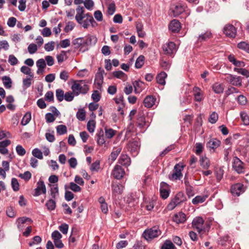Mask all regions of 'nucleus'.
Instances as JSON below:
<instances>
[{"instance_id":"obj_1","label":"nucleus","mask_w":249,"mask_h":249,"mask_svg":"<svg viewBox=\"0 0 249 249\" xmlns=\"http://www.w3.org/2000/svg\"><path fill=\"white\" fill-rule=\"evenodd\" d=\"M97 42V38L92 36H87L85 37H78L73 40L72 45L75 50L84 53L89 50V46L94 45Z\"/></svg>"},{"instance_id":"obj_2","label":"nucleus","mask_w":249,"mask_h":249,"mask_svg":"<svg viewBox=\"0 0 249 249\" xmlns=\"http://www.w3.org/2000/svg\"><path fill=\"white\" fill-rule=\"evenodd\" d=\"M71 89L75 96H78L80 94H85L89 90L88 85L82 80L79 82H74L71 86Z\"/></svg>"},{"instance_id":"obj_3","label":"nucleus","mask_w":249,"mask_h":249,"mask_svg":"<svg viewBox=\"0 0 249 249\" xmlns=\"http://www.w3.org/2000/svg\"><path fill=\"white\" fill-rule=\"evenodd\" d=\"M161 233V231L158 226H154L151 228L147 229L143 232L142 236L147 241H150L154 238L158 237Z\"/></svg>"},{"instance_id":"obj_4","label":"nucleus","mask_w":249,"mask_h":249,"mask_svg":"<svg viewBox=\"0 0 249 249\" xmlns=\"http://www.w3.org/2000/svg\"><path fill=\"white\" fill-rule=\"evenodd\" d=\"M184 165L182 163L176 164L173 170V173L169 175V178L171 180H180L183 175L181 171L183 170Z\"/></svg>"},{"instance_id":"obj_5","label":"nucleus","mask_w":249,"mask_h":249,"mask_svg":"<svg viewBox=\"0 0 249 249\" xmlns=\"http://www.w3.org/2000/svg\"><path fill=\"white\" fill-rule=\"evenodd\" d=\"M186 8L185 4L181 3H177L172 5L171 10L174 17H177L184 12Z\"/></svg>"},{"instance_id":"obj_6","label":"nucleus","mask_w":249,"mask_h":249,"mask_svg":"<svg viewBox=\"0 0 249 249\" xmlns=\"http://www.w3.org/2000/svg\"><path fill=\"white\" fill-rule=\"evenodd\" d=\"M162 48L164 54L170 56L177 51L176 45L172 41H169L164 44Z\"/></svg>"},{"instance_id":"obj_7","label":"nucleus","mask_w":249,"mask_h":249,"mask_svg":"<svg viewBox=\"0 0 249 249\" xmlns=\"http://www.w3.org/2000/svg\"><path fill=\"white\" fill-rule=\"evenodd\" d=\"M245 164L238 158L235 157L232 162V168L237 173L242 174L245 172Z\"/></svg>"},{"instance_id":"obj_8","label":"nucleus","mask_w":249,"mask_h":249,"mask_svg":"<svg viewBox=\"0 0 249 249\" xmlns=\"http://www.w3.org/2000/svg\"><path fill=\"white\" fill-rule=\"evenodd\" d=\"M223 33L227 37L230 38H235L236 35V29L232 24H228L226 25L223 28Z\"/></svg>"},{"instance_id":"obj_9","label":"nucleus","mask_w":249,"mask_h":249,"mask_svg":"<svg viewBox=\"0 0 249 249\" xmlns=\"http://www.w3.org/2000/svg\"><path fill=\"white\" fill-rule=\"evenodd\" d=\"M204 222V221L202 217H196L192 221V227L194 229H196L199 233H200L205 230Z\"/></svg>"},{"instance_id":"obj_10","label":"nucleus","mask_w":249,"mask_h":249,"mask_svg":"<svg viewBox=\"0 0 249 249\" xmlns=\"http://www.w3.org/2000/svg\"><path fill=\"white\" fill-rule=\"evenodd\" d=\"M160 196L162 199L167 198L170 193L169 185L166 182H161L160 184Z\"/></svg>"},{"instance_id":"obj_11","label":"nucleus","mask_w":249,"mask_h":249,"mask_svg":"<svg viewBox=\"0 0 249 249\" xmlns=\"http://www.w3.org/2000/svg\"><path fill=\"white\" fill-rule=\"evenodd\" d=\"M225 80L233 86L238 87L242 86V79L240 76L229 74L225 78Z\"/></svg>"},{"instance_id":"obj_12","label":"nucleus","mask_w":249,"mask_h":249,"mask_svg":"<svg viewBox=\"0 0 249 249\" xmlns=\"http://www.w3.org/2000/svg\"><path fill=\"white\" fill-rule=\"evenodd\" d=\"M244 191V185L240 183H235L232 185L231 188V192L233 196H239Z\"/></svg>"},{"instance_id":"obj_13","label":"nucleus","mask_w":249,"mask_h":249,"mask_svg":"<svg viewBox=\"0 0 249 249\" xmlns=\"http://www.w3.org/2000/svg\"><path fill=\"white\" fill-rule=\"evenodd\" d=\"M86 18L85 19L82 20V24H81L82 25V26L84 28H88L90 24L92 27H95L97 25L93 17L90 14H87L86 15Z\"/></svg>"},{"instance_id":"obj_14","label":"nucleus","mask_w":249,"mask_h":249,"mask_svg":"<svg viewBox=\"0 0 249 249\" xmlns=\"http://www.w3.org/2000/svg\"><path fill=\"white\" fill-rule=\"evenodd\" d=\"M221 144V142L216 138L211 139L206 144L207 148L212 152L218 147Z\"/></svg>"},{"instance_id":"obj_15","label":"nucleus","mask_w":249,"mask_h":249,"mask_svg":"<svg viewBox=\"0 0 249 249\" xmlns=\"http://www.w3.org/2000/svg\"><path fill=\"white\" fill-rule=\"evenodd\" d=\"M45 194L46 193V188L44 182L42 180H39L37 183V187L35 190L34 196H37L41 194Z\"/></svg>"},{"instance_id":"obj_16","label":"nucleus","mask_w":249,"mask_h":249,"mask_svg":"<svg viewBox=\"0 0 249 249\" xmlns=\"http://www.w3.org/2000/svg\"><path fill=\"white\" fill-rule=\"evenodd\" d=\"M124 186L121 183L113 182L111 184L112 195L116 196L121 195L123 192Z\"/></svg>"},{"instance_id":"obj_17","label":"nucleus","mask_w":249,"mask_h":249,"mask_svg":"<svg viewBox=\"0 0 249 249\" xmlns=\"http://www.w3.org/2000/svg\"><path fill=\"white\" fill-rule=\"evenodd\" d=\"M125 174L124 170L119 165L115 166L112 171V175L114 178L117 179H121Z\"/></svg>"},{"instance_id":"obj_18","label":"nucleus","mask_w":249,"mask_h":249,"mask_svg":"<svg viewBox=\"0 0 249 249\" xmlns=\"http://www.w3.org/2000/svg\"><path fill=\"white\" fill-rule=\"evenodd\" d=\"M181 28V24L177 19L172 20L169 25V29L173 33H178Z\"/></svg>"},{"instance_id":"obj_19","label":"nucleus","mask_w":249,"mask_h":249,"mask_svg":"<svg viewBox=\"0 0 249 249\" xmlns=\"http://www.w3.org/2000/svg\"><path fill=\"white\" fill-rule=\"evenodd\" d=\"M212 33L210 31H207L204 33L199 35L197 38L196 43H201L202 42L207 41L209 39L212 38Z\"/></svg>"},{"instance_id":"obj_20","label":"nucleus","mask_w":249,"mask_h":249,"mask_svg":"<svg viewBox=\"0 0 249 249\" xmlns=\"http://www.w3.org/2000/svg\"><path fill=\"white\" fill-rule=\"evenodd\" d=\"M193 91L195 101L200 102L203 100V93L199 88L195 87L193 88Z\"/></svg>"},{"instance_id":"obj_21","label":"nucleus","mask_w":249,"mask_h":249,"mask_svg":"<svg viewBox=\"0 0 249 249\" xmlns=\"http://www.w3.org/2000/svg\"><path fill=\"white\" fill-rule=\"evenodd\" d=\"M228 59L231 63L235 66V68H243L245 66L244 62L237 60L233 54H230L228 56Z\"/></svg>"},{"instance_id":"obj_22","label":"nucleus","mask_w":249,"mask_h":249,"mask_svg":"<svg viewBox=\"0 0 249 249\" xmlns=\"http://www.w3.org/2000/svg\"><path fill=\"white\" fill-rule=\"evenodd\" d=\"M27 222L31 223L32 222V220L31 218L26 217H19L17 219L16 223L18 229L19 231H22L23 230L24 228V224Z\"/></svg>"},{"instance_id":"obj_23","label":"nucleus","mask_w":249,"mask_h":249,"mask_svg":"<svg viewBox=\"0 0 249 249\" xmlns=\"http://www.w3.org/2000/svg\"><path fill=\"white\" fill-rule=\"evenodd\" d=\"M136 124L137 127L141 129V131L143 132L144 131L146 122L145 117L142 113L138 115Z\"/></svg>"},{"instance_id":"obj_24","label":"nucleus","mask_w":249,"mask_h":249,"mask_svg":"<svg viewBox=\"0 0 249 249\" xmlns=\"http://www.w3.org/2000/svg\"><path fill=\"white\" fill-rule=\"evenodd\" d=\"M173 220L177 224L183 223L186 220V216L184 213L180 212L174 215Z\"/></svg>"},{"instance_id":"obj_25","label":"nucleus","mask_w":249,"mask_h":249,"mask_svg":"<svg viewBox=\"0 0 249 249\" xmlns=\"http://www.w3.org/2000/svg\"><path fill=\"white\" fill-rule=\"evenodd\" d=\"M118 162L123 166L127 167L131 163V160L127 155L122 154L119 158Z\"/></svg>"},{"instance_id":"obj_26","label":"nucleus","mask_w":249,"mask_h":249,"mask_svg":"<svg viewBox=\"0 0 249 249\" xmlns=\"http://www.w3.org/2000/svg\"><path fill=\"white\" fill-rule=\"evenodd\" d=\"M212 89L216 94H221L223 92L225 85L223 83L215 82L212 85Z\"/></svg>"},{"instance_id":"obj_27","label":"nucleus","mask_w":249,"mask_h":249,"mask_svg":"<svg viewBox=\"0 0 249 249\" xmlns=\"http://www.w3.org/2000/svg\"><path fill=\"white\" fill-rule=\"evenodd\" d=\"M156 101V98L152 95L147 96L143 100L144 106L147 108H150L153 106Z\"/></svg>"},{"instance_id":"obj_28","label":"nucleus","mask_w":249,"mask_h":249,"mask_svg":"<svg viewBox=\"0 0 249 249\" xmlns=\"http://www.w3.org/2000/svg\"><path fill=\"white\" fill-rule=\"evenodd\" d=\"M77 14L75 16V19L77 22L80 24H82V20L84 19L85 17L83 16L84 9L83 7L78 6L76 8Z\"/></svg>"},{"instance_id":"obj_29","label":"nucleus","mask_w":249,"mask_h":249,"mask_svg":"<svg viewBox=\"0 0 249 249\" xmlns=\"http://www.w3.org/2000/svg\"><path fill=\"white\" fill-rule=\"evenodd\" d=\"M172 200L178 205L185 201L186 200V198L182 192H178L176 194Z\"/></svg>"},{"instance_id":"obj_30","label":"nucleus","mask_w":249,"mask_h":249,"mask_svg":"<svg viewBox=\"0 0 249 249\" xmlns=\"http://www.w3.org/2000/svg\"><path fill=\"white\" fill-rule=\"evenodd\" d=\"M97 142L99 145H102L106 142L104 138V132L102 128H100L97 131L96 133Z\"/></svg>"},{"instance_id":"obj_31","label":"nucleus","mask_w":249,"mask_h":249,"mask_svg":"<svg viewBox=\"0 0 249 249\" xmlns=\"http://www.w3.org/2000/svg\"><path fill=\"white\" fill-rule=\"evenodd\" d=\"M129 148L132 154H133L134 156L137 155L140 148L138 142L134 141L130 143L129 144Z\"/></svg>"},{"instance_id":"obj_32","label":"nucleus","mask_w":249,"mask_h":249,"mask_svg":"<svg viewBox=\"0 0 249 249\" xmlns=\"http://www.w3.org/2000/svg\"><path fill=\"white\" fill-rule=\"evenodd\" d=\"M167 74L164 71L159 73L156 76V80L158 84L164 85L165 84V78L167 77Z\"/></svg>"},{"instance_id":"obj_33","label":"nucleus","mask_w":249,"mask_h":249,"mask_svg":"<svg viewBox=\"0 0 249 249\" xmlns=\"http://www.w3.org/2000/svg\"><path fill=\"white\" fill-rule=\"evenodd\" d=\"M199 162L200 166L203 169H208L210 166V160L206 157H201Z\"/></svg>"},{"instance_id":"obj_34","label":"nucleus","mask_w":249,"mask_h":249,"mask_svg":"<svg viewBox=\"0 0 249 249\" xmlns=\"http://www.w3.org/2000/svg\"><path fill=\"white\" fill-rule=\"evenodd\" d=\"M54 199H55L51 198L47 200L45 204L46 207L50 211L54 210L56 208V202Z\"/></svg>"},{"instance_id":"obj_35","label":"nucleus","mask_w":249,"mask_h":249,"mask_svg":"<svg viewBox=\"0 0 249 249\" xmlns=\"http://www.w3.org/2000/svg\"><path fill=\"white\" fill-rule=\"evenodd\" d=\"M207 197L208 196L206 195L197 196L193 199L192 203L194 205H196L203 203L206 200Z\"/></svg>"},{"instance_id":"obj_36","label":"nucleus","mask_w":249,"mask_h":249,"mask_svg":"<svg viewBox=\"0 0 249 249\" xmlns=\"http://www.w3.org/2000/svg\"><path fill=\"white\" fill-rule=\"evenodd\" d=\"M136 93L141 92L143 89L144 83L141 81H136L133 83Z\"/></svg>"},{"instance_id":"obj_37","label":"nucleus","mask_w":249,"mask_h":249,"mask_svg":"<svg viewBox=\"0 0 249 249\" xmlns=\"http://www.w3.org/2000/svg\"><path fill=\"white\" fill-rule=\"evenodd\" d=\"M121 150L122 148L120 147H116L114 148L109 156V159L113 161L116 160L119 154L121 152Z\"/></svg>"},{"instance_id":"obj_38","label":"nucleus","mask_w":249,"mask_h":249,"mask_svg":"<svg viewBox=\"0 0 249 249\" xmlns=\"http://www.w3.org/2000/svg\"><path fill=\"white\" fill-rule=\"evenodd\" d=\"M51 187V196L52 198L55 199L57 196L58 195V185L54 184L50 186Z\"/></svg>"},{"instance_id":"obj_39","label":"nucleus","mask_w":249,"mask_h":249,"mask_svg":"<svg viewBox=\"0 0 249 249\" xmlns=\"http://www.w3.org/2000/svg\"><path fill=\"white\" fill-rule=\"evenodd\" d=\"M2 80L3 85L6 89H10L12 87V80L11 78L7 76H4L2 77Z\"/></svg>"},{"instance_id":"obj_40","label":"nucleus","mask_w":249,"mask_h":249,"mask_svg":"<svg viewBox=\"0 0 249 249\" xmlns=\"http://www.w3.org/2000/svg\"><path fill=\"white\" fill-rule=\"evenodd\" d=\"M31 120V113L30 112H27L25 114V115L23 117L21 121V124L22 125H26L30 122Z\"/></svg>"},{"instance_id":"obj_41","label":"nucleus","mask_w":249,"mask_h":249,"mask_svg":"<svg viewBox=\"0 0 249 249\" xmlns=\"http://www.w3.org/2000/svg\"><path fill=\"white\" fill-rule=\"evenodd\" d=\"M144 56L142 55H140L136 59L135 62V67L137 69H140L144 64Z\"/></svg>"},{"instance_id":"obj_42","label":"nucleus","mask_w":249,"mask_h":249,"mask_svg":"<svg viewBox=\"0 0 249 249\" xmlns=\"http://www.w3.org/2000/svg\"><path fill=\"white\" fill-rule=\"evenodd\" d=\"M160 249H176V247L170 240H166L161 246Z\"/></svg>"},{"instance_id":"obj_43","label":"nucleus","mask_w":249,"mask_h":249,"mask_svg":"<svg viewBox=\"0 0 249 249\" xmlns=\"http://www.w3.org/2000/svg\"><path fill=\"white\" fill-rule=\"evenodd\" d=\"M57 133L59 135L65 134L67 132V128L66 125L63 124H60L56 126Z\"/></svg>"},{"instance_id":"obj_44","label":"nucleus","mask_w":249,"mask_h":249,"mask_svg":"<svg viewBox=\"0 0 249 249\" xmlns=\"http://www.w3.org/2000/svg\"><path fill=\"white\" fill-rule=\"evenodd\" d=\"M215 174L217 181L219 182L221 180L223 176V169L221 167L216 168L215 171Z\"/></svg>"},{"instance_id":"obj_45","label":"nucleus","mask_w":249,"mask_h":249,"mask_svg":"<svg viewBox=\"0 0 249 249\" xmlns=\"http://www.w3.org/2000/svg\"><path fill=\"white\" fill-rule=\"evenodd\" d=\"M113 75L114 77L120 78L122 80H125L127 78V75L124 72L121 71H115L113 72Z\"/></svg>"},{"instance_id":"obj_46","label":"nucleus","mask_w":249,"mask_h":249,"mask_svg":"<svg viewBox=\"0 0 249 249\" xmlns=\"http://www.w3.org/2000/svg\"><path fill=\"white\" fill-rule=\"evenodd\" d=\"M240 117L244 124L246 125L249 124V116L244 111H241L240 113Z\"/></svg>"},{"instance_id":"obj_47","label":"nucleus","mask_w":249,"mask_h":249,"mask_svg":"<svg viewBox=\"0 0 249 249\" xmlns=\"http://www.w3.org/2000/svg\"><path fill=\"white\" fill-rule=\"evenodd\" d=\"M104 72V71L102 69H101V68H99L98 69V71L97 73L96 74V80L98 78L99 79V82H97V84L99 86H101L102 84V83L103 82V74Z\"/></svg>"},{"instance_id":"obj_48","label":"nucleus","mask_w":249,"mask_h":249,"mask_svg":"<svg viewBox=\"0 0 249 249\" xmlns=\"http://www.w3.org/2000/svg\"><path fill=\"white\" fill-rule=\"evenodd\" d=\"M233 71L237 72L238 73L246 76V77H249V71L245 69L234 68Z\"/></svg>"},{"instance_id":"obj_49","label":"nucleus","mask_w":249,"mask_h":249,"mask_svg":"<svg viewBox=\"0 0 249 249\" xmlns=\"http://www.w3.org/2000/svg\"><path fill=\"white\" fill-rule=\"evenodd\" d=\"M55 93H56V97L57 98V100L59 102L62 101L64 98V91L60 89H58L56 90Z\"/></svg>"},{"instance_id":"obj_50","label":"nucleus","mask_w":249,"mask_h":249,"mask_svg":"<svg viewBox=\"0 0 249 249\" xmlns=\"http://www.w3.org/2000/svg\"><path fill=\"white\" fill-rule=\"evenodd\" d=\"M87 129L90 133H93L95 128V122L94 120H89L87 123Z\"/></svg>"},{"instance_id":"obj_51","label":"nucleus","mask_w":249,"mask_h":249,"mask_svg":"<svg viewBox=\"0 0 249 249\" xmlns=\"http://www.w3.org/2000/svg\"><path fill=\"white\" fill-rule=\"evenodd\" d=\"M237 47L249 53V44L246 42L244 41L239 42L237 44Z\"/></svg>"},{"instance_id":"obj_52","label":"nucleus","mask_w":249,"mask_h":249,"mask_svg":"<svg viewBox=\"0 0 249 249\" xmlns=\"http://www.w3.org/2000/svg\"><path fill=\"white\" fill-rule=\"evenodd\" d=\"M20 71L25 74L29 75L32 78L34 77L33 74L31 73V69L27 66H22L20 68Z\"/></svg>"},{"instance_id":"obj_53","label":"nucleus","mask_w":249,"mask_h":249,"mask_svg":"<svg viewBox=\"0 0 249 249\" xmlns=\"http://www.w3.org/2000/svg\"><path fill=\"white\" fill-rule=\"evenodd\" d=\"M105 130L106 137L107 139H111L115 135V131L111 128H105Z\"/></svg>"},{"instance_id":"obj_54","label":"nucleus","mask_w":249,"mask_h":249,"mask_svg":"<svg viewBox=\"0 0 249 249\" xmlns=\"http://www.w3.org/2000/svg\"><path fill=\"white\" fill-rule=\"evenodd\" d=\"M76 117L79 121H84L85 120L86 113L83 109L78 110L76 113Z\"/></svg>"},{"instance_id":"obj_55","label":"nucleus","mask_w":249,"mask_h":249,"mask_svg":"<svg viewBox=\"0 0 249 249\" xmlns=\"http://www.w3.org/2000/svg\"><path fill=\"white\" fill-rule=\"evenodd\" d=\"M155 205V201L154 200H150L145 202V209L149 211H152Z\"/></svg>"},{"instance_id":"obj_56","label":"nucleus","mask_w":249,"mask_h":249,"mask_svg":"<svg viewBox=\"0 0 249 249\" xmlns=\"http://www.w3.org/2000/svg\"><path fill=\"white\" fill-rule=\"evenodd\" d=\"M218 118V115L217 113L215 112H213L210 115L209 121L211 124H215L217 122Z\"/></svg>"},{"instance_id":"obj_57","label":"nucleus","mask_w":249,"mask_h":249,"mask_svg":"<svg viewBox=\"0 0 249 249\" xmlns=\"http://www.w3.org/2000/svg\"><path fill=\"white\" fill-rule=\"evenodd\" d=\"M116 6L114 2L110 3L107 7V13L108 15H112L115 12Z\"/></svg>"},{"instance_id":"obj_58","label":"nucleus","mask_w":249,"mask_h":249,"mask_svg":"<svg viewBox=\"0 0 249 249\" xmlns=\"http://www.w3.org/2000/svg\"><path fill=\"white\" fill-rule=\"evenodd\" d=\"M8 62L12 66H15L18 64V60L13 54L9 55L8 57Z\"/></svg>"},{"instance_id":"obj_59","label":"nucleus","mask_w":249,"mask_h":249,"mask_svg":"<svg viewBox=\"0 0 249 249\" xmlns=\"http://www.w3.org/2000/svg\"><path fill=\"white\" fill-rule=\"evenodd\" d=\"M11 185L14 191H18L19 190V183L18 179L16 178H12L11 180Z\"/></svg>"},{"instance_id":"obj_60","label":"nucleus","mask_w":249,"mask_h":249,"mask_svg":"<svg viewBox=\"0 0 249 249\" xmlns=\"http://www.w3.org/2000/svg\"><path fill=\"white\" fill-rule=\"evenodd\" d=\"M33 155L38 159H42L43 155L42 152L38 148H35L32 151Z\"/></svg>"},{"instance_id":"obj_61","label":"nucleus","mask_w":249,"mask_h":249,"mask_svg":"<svg viewBox=\"0 0 249 249\" xmlns=\"http://www.w3.org/2000/svg\"><path fill=\"white\" fill-rule=\"evenodd\" d=\"M18 177L25 181H28L31 178L32 175L29 171H26L23 174H20Z\"/></svg>"},{"instance_id":"obj_62","label":"nucleus","mask_w":249,"mask_h":249,"mask_svg":"<svg viewBox=\"0 0 249 249\" xmlns=\"http://www.w3.org/2000/svg\"><path fill=\"white\" fill-rule=\"evenodd\" d=\"M41 241L42 239L39 236H35L33 238V241L29 243V246L31 247L34 245L38 244Z\"/></svg>"},{"instance_id":"obj_63","label":"nucleus","mask_w":249,"mask_h":249,"mask_svg":"<svg viewBox=\"0 0 249 249\" xmlns=\"http://www.w3.org/2000/svg\"><path fill=\"white\" fill-rule=\"evenodd\" d=\"M101 95L98 90H94L92 95L91 98L95 102H98L101 99Z\"/></svg>"},{"instance_id":"obj_64","label":"nucleus","mask_w":249,"mask_h":249,"mask_svg":"<svg viewBox=\"0 0 249 249\" xmlns=\"http://www.w3.org/2000/svg\"><path fill=\"white\" fill-rule=\"evenodd\" d=\"M74 95H75L74 94L73 92H70V91L67 92L64 94V99L66 101L71 102L73 100Z\"/></svg>"}]
</instances>
